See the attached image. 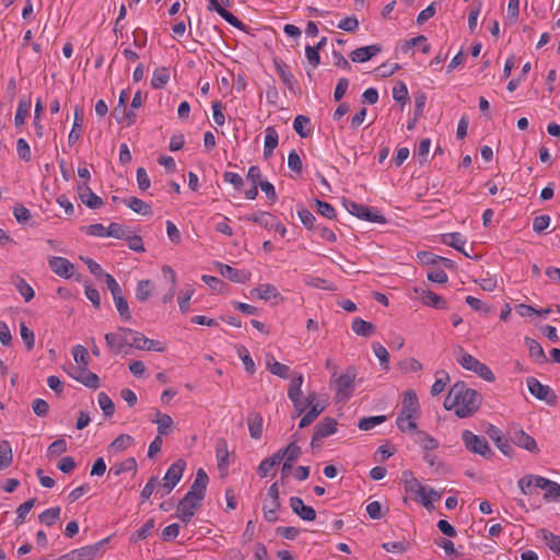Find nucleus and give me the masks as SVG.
<instances>
[{"instance_id":"f257e3e1","label":"nucleus","mask_w":560,"mask_h":560,"mask_svg":"<svg viewBox=\"0 0 560 560\" xmlns=\"http://www.w3.org/2000/svg\"><path fill=\"white\" fill-rule=\"evenodd\" d=\"M481 395L464 382L455 383L444 399V408L454 410L459 418L472 416L481 405Z\"/></svg>"},{"instance_id":"f03ea898","label":"nucleus","mask_w":560,"mask_h":560,"mask_svg":"<svg viewBox=\"0 0 560 560\" xmlns=\"http://www.w3.org/2000/svg\"><path fill=\"white\" fill-rule=\"evenodd\" d=\"M458 354L456 355L457 362L466 370L475 372L479 377L487 382H493L495 376L488 365L480 362L471 354L464 351L462 347L457 349Z\"/></svg>"},{"instance_id":"7ed1b4c3","label":"nucleus","mask_w":560,"mask_h":560,"mask_svg":"<svg viewBox=\"0 0 560 560\" xmlns=\"http://www.w3.org/2000/svg\"><path fill=\"white\" fill-rule=\"evenodd\" d=\"M462 440L466 450L470 453L478 454L485 458H490L494 454L486 438L477 435L469 430L463 431Z\"/></svg>"},{"instance_id":"20e7f679","label":"nucleus","mask_w":560,"mask_h":560,"mask_svg":"<svg viewBox=\"0 0 560 560\" xmlns=\"http://www.w3.org/2000/svg\"><path fill=\"white\" fill-rule=\"evenodd\" d=\"M343 205L346 209L349 211V213L361 220L381 224L386 222V218L382 213H380V211H377L375 208L368 207L350 200L345 201Z\"/></svg>"},{"instance_id":"39448f33","label":"nucleus","mask_w":560,"mask_h":560,"mask_svg":"<svg viewBox=\"0 0 560 560\" xmlns=\"http://www.w3.org/2000/svg\"><path fill=\"white\" fill-rule=\"evenodd\" d=\"M508 436L511 440V444H514L521 448L526 450L529 453L538 454L539 447L533 436L527 434L520 425H511L508 429Z\"/></svg>"},{"instance_id":"423d86ee","label":"nucleus","mask_w":560,"mask_h":560,"mask_svg":"<svg viewBox=\"0 0 560 560\" xmlns=\"http://www.w3.org/2000/svg\"><path fill=\"white\" fill-rule=\"evenodd\" d=\"M526 384L529 393L538 400L545 401L549 406H556L558 397L555 390L548 386L541 384L536 377H528Z\"/></svg>"},{"instance_id":"0eeeda50","label":"nucleus","mask_w":560,"mask_h":560,"mask_svg":"<svg viewBox=\"0 0 560 560\" xmlns=\"http://www.w3.org/2000/svg\"><path fill=\"white\" fill-rule=\"evenodd\" d=\"M107 541L108 538H105L94 545L73 549L70 552L60 556V560H93Z\"/></svg>"},{"instance_id":"6e6552de","label":"nucleus","mask_w":560,"mask_h":560,"mask_svg":"<svg viewBox=\"0 0 560 560\" xmlns=\"http://www.w3.org/2000/svg\"><path fill=\"white\" fill-rule=\"evenodd\" d=\"M357 372L353 368H349L345 373L339 375L336 380L337 395L342 399H349L354 389V380Z\"/></svg>"},{"instance_id":"1a4fd4ad","label":"nucleus","mask_w":560,"mask_h":560,"mask_svg":"<svg viewBox=\"0 0 560 560\" xmlns=\"http://www.w3.org/2000/svg\"><path fill=\"white\" fill-rule=\"evenodd\" d=\"M68 374L89 388L97 389L101 386L100 377L85 366H73Z\"/></svg>"},{"instance_id":"9d476101","label":"nucleus","mask_w":560,"mask_h":560,"mask_svg":"<svg viewBox=\"0 0 560 560\" xmlns=\"http://www.w3.org/2000/svg\"><path fill=\"white\" fill-rule=\"evenodd\" d=\"M486 433L494 442L495 446L508 457H513L515 451L511 444L510 438L504 436L500 429L493 424H489Z\"/></svg>"},{"instance_id":"9b49d317","label":"nucleus","mask_w":560,"mask_h":560,"mask_svg":"<svg viewBox=\"0 0 560 560\" xmlns=\"http://www.w3.org/2000/svg\"><path fill=\"white\" fill-rule=\"evenodd\" d=\"M132 332L131 328L119 327L117 334L108 332L105 335L106 345L114 353L119 354L122 352V348L129 345L127 336Z\"/></svg>"},{"instance_id":"f8f14e48","label":"nucleus","mask_w":560,"mask_h":560,"mask_svg":"<svg viewBox=\"0 0 560 560\" xmlns=\"http://www.w3.org/2000/svg\"><path fill=\"white\" fill-rule=\"evenodd\" d=\"M209 482V477L203 468H199L196 472V478L188 490V492L185 494L186 497H189L191 499H195V501H202L206 495V489L207 485Z\"/></svg>"},{"instance_id":"ddd939ff","label":"nucleus","mask_w":560,"mask_h":560,"mask_svg":"<svg viewBox=\"0 0 560 560\" xmlns=\"http://www.w3.org/2000/svg\"><path fill=\"white\" fill-rule=\"evenodd\" d=\"M48 265L52 272L61 278L69 279L74 273V265L67 258L52 256L48 259Z\"/></svg>"},{"instance_id":"4468645a","label":"nucleus","mask_w":560,"mask_h":560,"mask_svg":"<svg viewBox=\"0 0 560 560\" xmlns=\"http://www.w3.org/2000/svg\"><path fill=\"white\" fill-rule=\"evenodd\" d=\"M201 501H195L189 497L184 495V498L178 502L176 516L184 523H189L195 515V510L199 508Z\"/></svg>"},{"instance_id":"2eb2a0df","label":"nucleus","mask_w":560,"mask_h":560,"mask_svg":"<svg viewBox=\"0 0 560 560\" xmlns=\"http://www.w3.org/2000/svg\"><path fill=\"white\" fill-rule=\"evenodd\" d=\"M207 9L209 11H215L222 19H224L229 24L236 27L237 30L246 31V25L230 11L224 9L219 0H208Z\"/></svg>"},{"instance_id":"dca6fc26","label":"nucleus","mask_w":560,"mask_h":560,"mask_svg":"<svg viewBox=\"0 0 560 560\" xmlns=\"http://www.w3.org/2000/svg\"><path fill=\"white\" fill-rule=\"evenodd\" d=\"M217 269L222 277L235 283H246L250 278L249 271L236 269L222 262H217Z\"/></svg>"},{"instance_id":"f3484780","label":"nucleus","mask_w":560,"mask_h":560,"mask_svg":"<svg viewBox=\"0 0 560 560\" xmlns=\"http://www.w3.org/2000/svg\"><path fill=\"white\" fill-rule=\"evenodd\" d=\"M186 468V462L184 459H177L174 462L163 478V481H166L165 488H175V486L180 481L184 470Z\"/></svg>"},{"instance_id":"a211bd4d","label":"nucleus","mask_w":560,"mask_h":560,"mask_svg":"<svg viewBox=\"0 0 560 560\" xmlns=\"http://www.w3.org/2000/svg\"><path fill=\"white\" fill-rule=\"evenodd\" d=\"M420 405L415 390L409 389L404 394L402 407L398 415L417 417Z\"/></svg>"},{"instance_id":"6ab92c4d","label":"nucleus","mask_w":560,"mask_h":560,"mask_svg":"<svg viewBox=\"0 0 560 560\" xmlns=\"http://www.w3.org/2000/svg\"><path fill=\"white\" fill-rule=\"evenodd\" d=\"M290 506L292 511L299 515L303 521H315L316 512L312 506L305 505L303 500L299 497L290 498Z\"/></svg>"},{"instance_id":"aec40b11","label":"nucleus","mask_w":560,"mask_h":560,"mask_svg":"<svg viewBox=\"0 0 560 560\" xmlns=\"http://www.w3.org/2000/svg\"><path fill=\"white\" fill-rule=\"evenodd\" d=\"M381 51L382 46L378 44H373L354 49L350 52L349 57L353 62H365Z\"/></svg>"},{"instance_id":"412c9836","label":"nucleus","mask_w":560,"mask_h":560,"mask_svg":"<svg viewBox=\"0 0 560 560\" xmlns=\"http://www.w3.org/2000/svg\"><path fill=\"white\" fill-rule=\"evenodd\" d=\"M275 67L277 70V73L279 78L281 79L282 83L291 91L295 92V86L298 84L294 75L289 69V66L283 62L282 60L275 59Z\"/></svg>"},{"instance_id":"4be33fe9","label":"nucleus","mask_w":560,"mask_h":560,"mask_svg":"<svg viewBox=\"0 0 560 560\" xmlns=\"http://www.w3.org/2000/svg\"><path fill=\"white\" fill-rule=\"evenodd\" d=\"M215 457L218 462V468L226 470L230 465V452L228 448V442L225 439L220 438L215 442Z\"/></svg>"},{"instance_id":"5701e85b","label":"nucleus","mask_w":560,"mask_h":560,"mask_svg":"<svg viewBox=\"0 0 560 560\" xmlns=\"http://www.w3.org/2000/svg\"><path fill=\"white\" fill-rule=\"evenodd\" d=\"M337 421L334 418L326 417L314 427L315 440L324 439L337 431Z\"/></svg>"},{"instance_id":"b1692460","label":"nucleus","mask_w":560,"mask_h":560,"mask_svg":"<svg viewBox=\"0 0 560 560\" xmlns=\"http://www.w3.org/2000/svg\"><path fill=\"white\" fill-rule=\"evenodd\" d=\"M83 125V109L79 106L74 108L73 126L68 136L69 145H73L81 137Z\"/></svg>"},{"instance_id":"393cba45","label":"nucleus","mask_w":560,"mask_h":560,"mask_svg":"<svg viewBox=\"0 0 560 560\" xmlns=\"http://www.w3.org/2000/svg\"><path fill=\"white\" fill-rule=\"evenodd\" d=\"M248 430L252 439L258 440L262 435L264 419L259 412L252 411L247 417Z\"/></svg>"},{"instance_id":"a878e982","label":"nucleus","mask_w":560,"mask_h":560,"mask_svg":"<svg viewBox=\"0 0 560 560\" xmlns=\"http://www.w3.org/2000/svg\"><path fill=\"white\" fill-rule=\"evenodd\" d=\"M125 206L131 209L133 212L151 217L153 214L152 208L149 203L144 202L138 197H128L122 199Z\"/></svg>"},{"instance_id":"bb28decb","label":"nucleus","mask_w":560,"mask_h":560,"mask_svg":"<svg viewBox=\"0 0 560 560\" xmlns=\"http://www.w3.org/2000/svg\"><path fill=\"white\" fill-rule=\"evenodd\" d=\"M421 301L423 304L434 307L436 310H444L447 307L446 301L441 295L430 290L422 291Z\"/></svg>"},{"instance_id":"cd10ccee","label":"nucleus","mask_w":560,"mask_h":560,"mask_svg":"<svg viewBox=\"0 0 560 560\" xmlns=\"http://www.w3.org/2000/svg\"><path fill=\"white\" fill-rule=\"evenodd\" d=\"M279 136L275 127L269 126L266 128V136L264 141V156L268 158L272 154L278 145Z\"/></svg>"},{"instance_id":"c85d7f7f","label":"nucleus","mask_w":560,"mask_h":560,"mask_svg":"<svg viewBox=\"0 0 560 560\" xmlns=\"http://www.w3.org/2000/svg\"><path fill=\"white\" fill-rule=\"evenodd\" d=\"M538 537L548 546V548L560 556V536L551 533L550 530L542 528L538 532Z\"/></svg>"},{"instance_id":"c756f323","label":"nucleus","mask_w":560,"mask_h":560,"mask_svg":"<svg viewBox=\"0 0 560 560\" xmlns=\"http://www.w3.org/2000/svg\"><path fill=\"white\" fill-rule=\"evenodd\" d=\"M250 294L265 301L276 299L280 295L278 289L272 284H261L257 288H254L250 291Z\"/></svg>"},{"instance_id":"7c9ffc66","label":"nucleus","mask_w":560,"mask_h":560,"mask_svg":"<svg viewBox=\"0 0 560 560\" xmlns=\"http://www.w3.org/2000/svg\"><path fill=\"white\" fill-rule=\"evenodd\" d=\"M310 409L301 418L299 428L304 429L312 424L315 419L325 410V406L316 402L315 405H312L308 407Z\"/></svg>"},{"instance_id":"2f4dec72","label":"nucleus","mask_w":560,"mask_h":560,"mask_svg":"<svg viewBox=\"0 0 560 560\" xmlns=\"http://www.w3.org/2000/svg\"><path fill=\"white\" fill-rule=\"evenodd\" d=\"M280 463H281V456H280V454H277V452H276L272 456H270L268 458H265L264 460L260 462V464H259V466L257 468V474L261 478H265Z\"/></svg>"},{"instance_id":"473e14b6","label":"nucleus","mask_w":560,"mask_h":560,"mask_svg":"<svg viewBox=\"0 0 560 560\" xmlns=\"http://www.w3.org/2000/svg\"><path fill=\"white\" fill-rule=\"evenodd\" d=\"M525 346L528 349L529 355L537 362H546L547 358L540 343L533 338L525 337Z\"/></svg>"},{"instance_id":"72a5a7b5","label":"nucleus","mask_w":560,"mask_h":560,"mask_svg":"<svg viewBox=\"0 0 560 560\" xmlns=\"http://www.w3.org/2000/svg\"><path fill=\"white\" fill-rule=\"evenodd\" d=\"M415 442L419 444V446L422 447L424 451H433L439 447L438 440L422 430L416 431Z\"/></svg>"},{"instance_id":"f704fd0d","label":"nucleus","mask_w":560,"mask_h":560,"mask_svg":"<svg viewBox=\"0 0 560 560\" xmlns=\"http://www.w3.org/2000/svg\"><path fill=\"white\" fill-rule=\"evenodd\" d=\"M352 330L362 337H370L375 332V326L360 317H357L352 322Z\"/></svg>"},{"instance_id":"c9c22d12","label":"nucleus","mask_w":560,"mask_h":560,"mask_svg":"<svg viewBox=\"0 0 560 560\" xmlns=\"http://www.w3.org/2000/svg\"><path fill=\"white\" fill-rule=\"evenodd\" d=\"M170 81V72L165 67L156 68L151 79L152 89H163Z\"/></svg>"},{"instance_id":"e433bc0d","label":"nucleus","mask_w":560,"mask_h":560,"mask_svg":"<svg viewBox=\"0 0 560 560\" xmlns=\"http://www.w3.org/2000/svg\"><path fill=\"white\" fill-rule=\"evenodd\" d=\"M158 418L153 420L158 424V435H167L170 430L174 427V421L170 415L156 412Z\"/></svg>"},{"instance_id":"4c0bfd02","label":"nucleus","mask_w":560,"mask_h":560,"mask_svg":"<svg viewBox=\"0 0 560 560\" xmlns=\"http://www.w3.org/2000/svg\"><path fill=\"white\" fill-rule=\"evenodd\" d=\"M442 241L445 245L451 246L460 253H464V245L466 240L460 233L455 232L444 234L442 236Z\"/></svg>"},{"instance_id":"58836bf2","label":"nucleus","mask_w":560,"mask_h":560,"mask_svg":"<svg viewBox=\"0 0 560 560\" xmlns=\"http://www.w3.org/2000/svg\"><path fill=\"white\" fill-rule=\"evenodd\" d=\"M137 469V460L135 457H128L126 458L125 460L120 462V463H116L114 464L110 469H109V474H113L114 476H119L121 475L122 472H126V471H132V470H136Z\"/></svg>"},{"instance_id":"ea45409f","label":"nucleus","mask_w":560,"mask_h":560,"mask_svg":"<svg viewBox=\"0 0 560 560\" xmlns=\"http://www.w3.org/2000/svg\"><path fill=\"white\" fill-rule=\"evenodd\" d=\"M310 125L311 119L304 115H298L293 121L295 132L302 138H307L311 135V128H306Z\"/></svg>"},{"instance_id":"a19ab883","label":"nucleus","mask_w":560,"mask_h":560,"mask_svg":"<svg viewBox=\"0 0 560 560\" xmlns=\"http://www.w3.org/2000/svg\"><path fill=\"white\" fill-rule=\"evenodd\" d=\"M235 349H236V353H237L238 358L242 360V362L245 366V370L248 373L253 374L255 372L256 368H255L254 360L252 359L247 348L243 345H236Z\"/></svg>"},{"instance_id":"79ce46f5","label":"nucleus","mask_w":560,"mask_h":560,"mask_svg":"<svg viewBox=\"0 0 560 560\" xmlns=\"http://www.w3.org/2000/svg\"><path fill=\"white\" fill-rule=\"evenodd\" d=\"M273 218V214L260 211L258 213L246 217V220L257 223L265 229L272 230Z\"/></svg>"},{"instance_id":"37998d69","label":"nucleus","mask_w":560,"mask_h":560,"mask_svg":"<svg viewBox=\"0 0 560 560\" xmlns=\"http://www.w3.org/2000/svg\"><path fill=\"white\" fill-rule=\"evenodd\" d=\"M280 454L281 460L295 462L301 455V447L295 442H291L287 447L277 451Z\"/></svg>"},{"instance_id":"c03bdc74","label":"nucleus","mask_w":560,"mask_h":560,"mask_svg":"<svg viewBox=\"0 0 560 560\" xmlns=\"http://www.w3.org/2000/svg\"><path fill=\"white\" fill-rule=\"evenodd\" d=\"M133 439L128 434L118 435L108 446V451L113 453H118L128 448Z\"/></svg>"},{"instance_id":"a18cd8bd","label":"nucleus","mask_w":560,"mask_h":560,"mask_svg":"<svg viewBox=\"0 0 560 560\" xmlns=\"http://www.w3.org/2000/svg\"><path fill=\"white\" fill-rule=\"evenodd\" d=\"M60 511L59 506L47 509L39 514L38 520L42 524L52 526L60 518Z\"/></svg>"},{"instance_id":"49530a36","label":"nucleus","mask_w":560,"mask_h":560,"mask_svg":"<svg viewBox=\"0 0 560 560\" xmlns=\"http://www.w3.org/2000/svg\"><path fill=\"white\" fill-rule=\"evenodd\" d=\"M13 283L25 302H30L34 298L35 292L33 288L23 278L18 276Z\"/></svg>"},{"instance_id":"de8ad7c7","label":"nucleus","mask_w":560,"mask_h":560,"mask_svg":"<svg viewBox=\"0 0 560 560\" xmlns=\"http://www.w3.org/2000/svg\"><path fill=\"white\" fill-rule=\"evenodd\" d=\"M153 527L154 520L151 518L130 536V542L137 544L138 541L145 539L150 536Z\"/></svg>"},{"instance_id":"09e8293b","label":"nucleus","mask_w":560,"mask_h":560,"mask_svg":"<svg viewBox=\"0 0 560 560\" xmlns=\"http://www.w3.org/2000/svg\"><path fill=\"white\" fill-rule=\"evenodd\" d=\"M13 460L12 448L9 442L3 441L0 443V469L8 468Z\"/></svg>"},{"instance_id":"8fccbe9b","label":"nucleus","mask_w":560,"mask_h":560,"mask_svg":"<svg viewBox=\"0 0 560 560\" xmlns=\"http://www.w3.org/2000/svg\"><path fill=\"white\" fill-rule=\"evenodd\" d=\"M80 199L90 209H97L104 205L103 199L95 195L91 188H89L88 191L81 194Z\"/></svg>"},{"instance_id":"3c124183","label":"nucleus","mask_w":560,"mask_h":560,"mask_svg":"<svg viewBox=\"0 0 560 560\" xmlns=\"http://www.w3.org/2000/svg\"><path fill=\"white\" fill-rule=\"evenodd\" d=\"M97 401L105 417H110L115 412V405L110 397L104 392L98 393Z\"/></svg>"},{"instance_id":"603ef678","label":"nucleus","mask_w":560,"mask_h":560,"mask_svg":"<svg viewBox=\"0 0 560 560\" xmlns=\"http://www.w3.org/2000/svg\"><path fill=\"white\" fill-rule=\"evenodd\" d=\"M43 110H44L43 103H42L40 98H38L35 104L34 121H33L34 130L38 138H43V136H44V127L40 122Z\"/></svg>"},{"instance_id":"864d4df0","label":"nucleus","mask_w":560,"mask_h":560,"mask_svg":"<svg viewBox=\"0 0 560 560\" xmlns=\"http://www.w3.org/2000/svg\"><path fill=\"white\" fill-rule=\"evenodd\" d=\"M413 418L415 417H411V416L398 415L397 419H396V424H397L398 429L401 432L413 431L416 433V431H418V430H417V423L415 422Z\"/></svg>"},{"instance_id":"5fc2aeb1","label":"nucleus","mask_w":560,"mask_h":560,"mask_svg":"<svg viewBox=\"0 0 560 560\" xmlns=\"http://www.w3.org/2000/svg\"><path fill=\"white\" fill-rule=\"evenodd\" d=\"M152 282L150 280H140L136 288V298L144 302L152 293Z\"/></svg>"},{"instance_id":"6e6d98bb","label":"nucleus","mask_w":560,"mask_h":560,"mask_svg":"<svg viewBox=\"0 0 560 560\" xmlns=\"http://www.w3.org/2000/svg\"><path fill=\"white\" fill-rule=\"evenodd\" d=\"M386 421V416H373L360 419L358 427L362 431H369Z\"/></svg>"},{"instance_id":"4d7b16f0","label":"nucleus","mask_w":560,"mask_h":560,"mask_svg":"<svg viewBox=\"0 0 560 560\" xmlns=\"http://www.w3.org/2000/svg\"><path fill=\"white\" fill-rule=\"evenodd\" d=\"M435 375L441 376L435 380L434 384L431 387L432 396L441 394L445 389L447 382H450V375L445 371H438Z\"/></svg>"},{"instance_id":"13d9d810","label":"nucleus","mask_w":560,"mask_h":560,"mask_svg":"<svg viewBox=\"0 0 560 560\" xmlns=\"http://www.w3.org/2000/svg\"><path fill=\"white\" fill-rule=\"evenodd\" d=\"M72 355L77 363L82 364V366L88 368L90 363V354L85 347L82 345H77L72 348Z\"/></svg>"},{"instance_id":"bf43d9fd","label":"nucleus","mask_w":560,"mask_h":560,"mask_svg":"<svg viewBox=\"0 0 560 560\" xmlns=\"http://www.w3.org/2000/svg\"><path fill=\"white\" fill-rule=\"evenodd\" d=\"M30 101H20L14 116V124L16 127H20L25 122V118L30 112Z\"/></svg>"},{"instance_id":"052dcab7","label":"nucleus","mask_w":560,"mask_h":560,"mask_svg":"<svg viewBox=\"0 0 560 560\" xmlns=\"http://www.w3.org/2000/svg\"><path fill=\"white\" fill-rule=\"evenodd\" d=\"M375 357L380 360L381 365L384 370H388L389 353L387 349L378 342L372 345Z\"/></svg>"},{"instance_id":"680f3d73","label":"nucleus","mask_w":560,"mask_h":560,"mask_svg":"<svg viewBox=\"0 0 560 560\" xmlns=\"http://www.w3.org/2000/svg\"><path fill=\"white\" fill-rule=\"evenodd\" d=\"M34 504H35V499H30V500L25 501L24 503H22L16 509V514L18 515H16V518H15V524L18 526L22 525L25 522L26 515L33 509Z\"/></svg>"},{"instance_id":"e2e57ef3","label":"nucleus","mask_w":560,"mask_h":560,"mask_svg":"<svg viewBox=\"0 0 560 560\" xmlns=\"http://www.w3.org/2000/svg\"><path fill=\"white\" fill-rule=\"evenodd\" d=\"M294 407V413L292 415V418L295 419L304 413V411L310 407L311 401H307L304 397L295 396L289 398Z\"/></svg>"},{"instance_id":"0e129e2a","label":"nucleus","mask_w":560,"mask_h":560,"mask_svg":"<svg viewBox=\"0 0 560 560\" xmlns=\"http://www.w3.org/2000/svg\"><path fill=\"white\" fill-rule=\"evenodd\" d=\"M304 382V377L302 374H295L290 382L289 388H288V397H295L302 395V385Z\"/></svg>"},{"instance_id":"69168bd1","label":"nucleus","mask_w":560,"mask_h":560,"mask_svg":"<svg viewBox=\"0 0 560 560\" xmlns=\"http://www.w3.org/2000/svg\"><path fill=\"white\" fill-rule=\"evenodd\" d=\"M482 2L480 0H475L470 7L469 15H468V27L470 32H474L477 26V19L481 11Z\"/></svg>"},{"instance_id":"338daca9","label":"nucleus","mask_w":560,"mask_h":560,"mask_svg":"<svg viewBox=\"0 0 560 560\" xmlns=\"http://www.w3.org/2000/svg\"><path fill=\"white\" fill-rule=\"evenodd\" d=\"M315 202L316 210L320 215L330 220L336 218V210L330 203L319 199H316Z\"/></svg>"},{"instance_id":"774afa93","label":"nucleus","mask_w":560,"mask_h":560,"mask_svg":"<svg viewBox=\"0 0 560 560\" xmlns=\"http://www.w3.org/2000/svg\"><path fill=\"white\" fill-rule=\"evenodd\" d=\"M20 334L21 338L24 341L26 349L30 351L34 348L35 345V335L33 330H31L25 323L20 324Z\"/></svg>"}]
</instances>
